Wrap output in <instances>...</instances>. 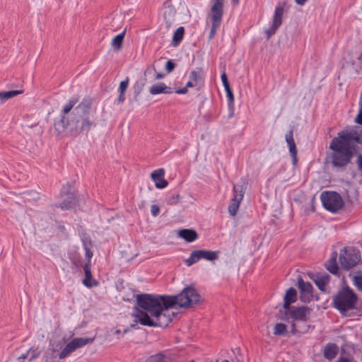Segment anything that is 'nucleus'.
<instances>
[{
  "instance_id": "nucleus-1",
  "label": "nucleus",
  "mask_w": 362,
  "mask_h": 362,
  "mask_svg": "<svg viewBox=\"0 0 362 362\" xmlns=\"http://www.w3.org/2000/svg\"><path fill=\"white\" fill-rule=\"evenodd\" d=\"M169 296L140 294L136 296L138 305L142 310L134 315V320L144 326L165 327L172 320L168 309L172 308L168 303Z\"/></svg>"
},
{
  "instance_id": "nucleus-2",
  "label": "nucleus",
  "mask_w": 362,
  "mask_h": 362,
  "mask_svg": "<svg viewBox=\"0 0 362 362\" xmlns=\"http://www.w3.org/2000/svg\"><path fill=\"white\" fill-rule=\"evenodd\" d=\"M354 143L362 144V135H359L354 128H348L338 134L330 144L333 151L332 164L336 167L347 165L353 155Z\"/></svg>"
},
{
  "instance_id": "nucleus-3",
  "label": "nucleus",
  "mask_w": 362,
  "mask_h": 362,
  "mask_svg": "<svg viewBox=\"0 0 362 362\" xmlns=\"http://www.w3.org/2000/svg\"><path fill=\"white\" fill-rule=\"evenodd\" d=\"M172 308H189L203 301L201 295L192 286H187L182 289L180 293L175 296H169Z\"/></svg>"
},
{
  "instance_id": "nucleus-4",
  "label": "nucleus",
  "mask_w": 362,
  "mask_h": 362,
  "mask_svg": "<svg viewBox=\"0 0 362 362\" xmlns=\"http://www.w3.org/2000/svg\"><path fill=\"white\" fill-rule=\"evenodd\" d=\"M224 0H211V7L209 18L211 24L209 39H212L216 34L217 29L219 28L223 14Z\"/></svg>"
},
{
  "instance_id": "nucleus-5",
  "label": "nucleus",
  "mask_w": 362,
  "mask_h": 362,
  "mask_svg": "<svg viewBox=\"0 0 362 362\" xmlns=\"http://www.w3.org/2000/svg\"><path fill=\"white\" fill-rule=\"evenodd\" d=\"M357 298L356 295L349 288H344L335 296L334 298V307L342 314L354 308Z\"/></svg>"
},
{
  "instance_id": "nucleus-6",
  "label": "nucleus",
  "mask_w": 362,
  "mask_h": 362,
  "mask_svg": "<svg viewBox=\"0 0 362 362\" xmlns=\"http://www.w3.org/2000/svg\"><path fill=\"white\" fill-rule=\"evenodd\" d=\"M320 199L324 207L331 212H336L344 206L341 197L335 192H323Z\"/></svg>"
},
{
  "instance_id": "nucleus-7",
  "label": "nucleus",
  "mask_w": 362,
  "mask_h": 362,
  "mask_svg": "<svg viewBox=\"0 0 362 362\" xmlns=\"http://www.w3.org/2000/svg\"><path fill=\"white\" fill-rule=\"evenodd\" d=\"M93 341V338L88 337H78L74 338L69 343L66 344V346L62 349L61 352L59 354V358L60 359L65 358L70 354L74 352L78 348L83 347L88 344L91 343Z\"/></svg>"
},
{
  "instance_id": "nucleus-8",
  "label": "nucleus",
  "mask_w": 362,
  "mask_h": 362,
  "mask_svg": "<svg viewBox=\"0 0 362 362\" xmlns=\"http://www.w3.org/2000/svg\"><path fill=\"white\" fill-rule=\"evenodd\" d=\"M360 260V255L354 250H341L339 255V261L341 267L345 269H349L354 267Z\"/></svg>"
},
{
  "instance_id": "nucleus-9",
  "label": "nucleus",
  "mask_w": 362,
  "mask_h": 362,
  "mask_svg": "<svg viewBox=\"0 0 362 362\" xmlns=\"http://www.w3.org/2000/svg\"><path fill=\"white\" fill-rule=\"evenodd\" d=\"M284 14V7L281 5H278L275 8L274 15L273 21L271 27L266 31L267 37H270L274 35L277 28L281 25L282 23V16Z\"/></svg>"
},
{
  "instance_id": "nucleus-10",
  "label": "nucleus",
  "mask_w": 362,
  "mask_h": 362,
  "mask_svg": "<svg viewBox=\"0 0 362 362\" xmlns=\"http://www.w3.org/2000/svg\"><path fill=\"white\" fill-rule=\"evenodd\" d=\"M234 197L231 200L230 204L228 206V212L232 216H235L238 211L240 202H242L244 196L243 190H240L238 192L235 186L233 187Z\"/></svg>"
},
{
  "instance_id": "nucleus-11",
  "label": "nucleus",
  "mask_w": 362,
  "mask_h": 362,
  "mask_svg": "<svg viewBox=\"0 0 362 362\" xmlns=\"http://www.w3.org/2000/svg\"><path fill=\"white\" fill-rule=\"evenodd\" d=\"M298 286L300 291V297L304 301H310L313 297V286L304 281L301 278L298 280Z\"/></svg>"
},
{
  "instance_id": "nucleus-12",
  "label": "nucleus",
  "mask_w": 362,
  "mask_h": 362,
  "mask_svg": "<svg viewBox=\"0 0 362 362\" xmlns=\"http://www.w3.org/2000/svg\"><path fill=\"white\" fill-rule=\"evenodd\" d=\"M151 177L156 188L163 189L168 186V183L164 178L165 170L163 168L155 170L152 172Z\"/></svg>"
},
{
  "instance_id": "nucleus-13",
  "label": "nucleus",
  "mask_w": 362,
  "mask_h": 362,
  "mask_svg": "<svg viewBox=\"0 0 362 362\" xmlns=\"http://www.w3.org/2000/svg\"><path fill=\"white\" fill-rule=\"evenodd\" d=\"M65 341L64 339L54 341H50V353L47 352L45 355V362H54V359L57 358V352L62 349Z\"/></svg>"
},
{
  "instance_id": "nucleus-14",
  "label": "nucleus",
  "mask_w": 362,
  "mask_h": 362,
  "mask_svg": "<svg viewBox=\"0 0 362 362\" xmlns=\"http://www.w3.org/2000/svg\"><path fill=\"white\" fill-rule=\"evenodd\" d=\"M84 273L85 278L83 280V284L88 288H91L93 286H96L98 284L96 281H95L91 274L90 264L89 263H86L84 265Z\"/></svg>"
},
{
  "instance_id": "nucleus-15",
  "label": "nucleus",
  "mask_w": 362,
  "mask_h": 362,
  "mask_svg": "<svg viewBox=\"0 0 362 362\" xmlns=\"http://www.w3.org/2000/svg\"><path fill=\"white\" fill-rule=\"evenodd\" d=\"M310 310L305 307H300L294 309L291 313V317L297 320H306L310 315Z\"/></svg>"
},
{
  "instance_id": "nucleus-16",
  "label": "nucleus",
  "mask_w": 362,
  "mask_h": 362,
  "mask_svg": "<svg viewBox=\"0 0 362 362\" xmlns=\"http://www.w3.org/2000/svg\"><path fill=\"white\" fill-rule=\"evenodd\" d=\"M177 235L188 243L194 242L198 238L197 232L192 229H182L178 231Z\"/></svg>"
},
{
  "instance_id": "nucleus-17",
  "label": "nucleus",
  "mask_w": 362,
  "mask_h": 362,
  "mask_svg": "<svg viewBox=\"0 0 362 362\" xmlns=\"http://www.w3.org/2000/svg\"><path fill=\"white\" fill-rule=\"evenodd\" d=\"M151 95H158L161 93H171L170 88L164 83H158L152 85L149 88Z\"/></svg>"
},
{
  "instance_id": "nucleus-18",
  "label": "nucleus",
  "mask_w": 362,
  "mask_h": 362,
  "mask_svg": "<svg viewBox=\"0 0 362 362\" xmlns=\"http://www.w3.org/2000/svg\"><path fill=\"white\" fill-rule=\"evenodd\" d=\"M286 141L289 148V151L293 158V162H296L297 149L293 137V132H290L286 135Z\"/></svg>"
},
{
  "instance_id": "nucleus-19",
  "label": "nucleus",
  "mask_w": 362,
  "mask_h": 362,
  "mask_svg": "<svg viewBox=\"0 0 362 362\" xmlns=\"http://www.w3.org/2000/svg\"><path fill=\"white\" fill-rule=\"evenodd\" d=\"M313 280L320 291H325L326 286L329 281V276L327 274L317 275Z\"/></svg>"
},
{
  "instance_id": "nucleus-20",
  "label": "nucleus",
  "mask_w": 362,
  "mask_h": 362,
  "mask_svg": "<svg viewBox=\"0 0 362 362\" xmlns=\"http://www.w3.org/2000/svg\"><path fill=\"white\" fill-rule=\"evenodd\" d=\"M297 299V291L293 288L287 290L284 296V308L287 309L290 304L294 303Z\"/></svg>"
},
{
  "instance_id": "nucleus-21",
  "label": "nucleus",
  "mask_w": 362,
  "mask_h": 362,
  "mask_svg": "<svg viewBox=\"0 0 362 362\" xmlns=\"http://www.w3.org/2000/svg\"><path fill=\"white\" fill-rule=\"evenodd\" d=\"M176 13L175 8L171 5H167L164 7L163 16L166 21V23L170 24Z\"/></svg>"
},
{
  "instance_id": "nucleus-22",
  "label": "nucleus",
  "mask_w": 362,
  "mask_h": 362,
  "mask_svg": "<svg viewBox=\"0 0 362 362\" xmlns=\"http://www.w3.org/2000/svg\"><path fill=\"white\" fill-rule=\"evenodd\" d=\"M337 350V346L335 344H328L325 348L324 355L327 359L331 360L336 356Z\"/></svg>"
},
{
  "instance_id": "nucleus-23",
  "label": "nucleus",
  "mask_w": 362,
  "mask_h": 362,
  "mask_svg": "<svg viewBox=\"0 0 362 362\" xmlns=\"http://www.w3.org/2000/svg\"><path fill=\"white\" fill-rule=\"evenodd\" d=\"M202 259V255L200 250H194L191 254L190 256L185 259V262L187 266L189 267L194 264Z\"/></svg>"
},
{
  "instance_id": "nucleus-24",
  "label": "nucleus",
  "mask_w": 362,
  "mask_h": 362,
  "mask_svg": "<svg viewBox=\"0 0 362 362\" xmlns=\"http://www.w3.org/2000/svg\"><path fill=\"white\" fill-rule=\"evenodd\" d=\"M124 31L117 35L112 40L111 45L113 49L115 50H119L122 45L124 37Z\"/></svg>"
},
{
  "instance_id": "nucleus-25",
  "label": "nucleus",
  "mask_w": 362,
  "mask_h": 362,
  "mask_svg": "<svg viewBox=\"0 0 362 362\" xmlns=\"http://www.w3.org/2000/svg\"><path fill=\"white\" fill-rule=\"evenodd\" d=\"M202 259L213 261L218 258V253L214 251L200 250Z\"/></svg>"
},
{
  "instance_id": "nucleus-26",
  "label": "nucleus",
  "mask_w": 362,
  "mask_h": 362,
  "mask_svg": "<svg viewBox=\"0 0 362 362\" xmlns=\"http://www.w3.org/2000/svg\"><path fill=\"white\" fill-rule=\"evenodd\" d=\"M21 93V90H9L6 92H0V100L4 103L8 99L13 98Z\"/></svg>"
},
{
  "instance_id": "nucleus-27",
  "label": "nucleus",
  "mask_w": 362,
  "mask_h": 362,
  "mask_svg": "<svg viewBox=\"0 0 362 362\" xmlns=\"http://www.w3.org/2000/svg\"><path fill=\"white\" fill-rule=\"evenodd\" d=\"M199 76L197 71H192L189 74V80L186 86L188 88L194 87L198 84Z\"/></svg>"
},
{
  "instance_id": "nucleus-28",
  "label": "nucleus",
  "mask_w": 362,
  "mask_h": 362,
  "mask_svg": "<svg viewBox=\"0 0 362 362\" xmlns=\"http://www.w3.org/2000/svg\"><path fill=\"white\" fill-rule=\"evenodd\" d=\"M287 327L283 323H277L274 327V334L277 336L284 335L286 332Z\"/></svg>"
},
{
  "instance_id": "nucleus-29",
  "label": "nucleus",
  "mask_w": 362,
  "mask_h": 362,
  "mask_svg": "<svg viewBox=\"0 0 362 362\" xmlns=\"http://www.w3.org/2000/svg\"><path fill=\"white\" fill-rule=\"evenodd\" d=\"M183 36H184V28L179 27L178 28L176 29V30L175 31L174 35H173V42H175V44L177 45V43L180 42L183 38Z\"/></svg>"
},
{
  "instance_id": "nucleus-30",
  "label": "nucleus",
  "mask_w": 362,
  "mask_h": 362,
  "mask_svg": "<svg viewBox=\"0 0 362 362\" xmlns=\"http://www.w3.org/2000/svg\"><path fill=\"white\" fill-rule=\"evenodd\" d=\"M327 269L332 274H337L338 272V266L337 264L336 258L331 259L326 264Z\"/></svg>"
},
{
  "instance_id": "nucleus-31",
  "label": "nucleus",
  "mask_w": 362,
  "mask_h": 362,
  "mask_svg": "<svg viewBox=\"0 0 362 362\" xmlns=\"http://www.w3.org/2000/svg\"><path fill=\"white\" fill-rule=\"evenodd\" d=\"M78 102V99L76 98H71L66 104L63 107V112L64 114H67L70 112V110L73 108V107Z\"/></svg>"
},
{
  "instance_id": "nucleus-32",
  "label": "nucleus",
  "mask_w": 362,
  "mask_h": 362,
  "mask_svg": "<svg viewBox=\"0 0 362 362\" xmlns=\"http://www.w3.org/2000/svg\"><path fill=\"white\" fill-rule=\"evenodd\" d=\"M68 199H70L68 203H66L65 200L62 203L61 206L62 209H68L72 207V206L74 204L75 199L73 194L68 196Z\"/></svg>"
},
{
  "instance_id": "nucleus-33",
  "label": "nucleus",
  "mask_w": 362,
  "mask_h": 362,
  "mask_svg": "<svg viewBox=\"0 0 362 362\" xmlns=\"http://www.w3.org/2000/svg\"><path fill=\"white\" fill-rule=\"evenodd\" d=\"M354 284L358 290L362 291V274H358L354 277Z\"/></svg>"
},
{
  "instance_id": "nucleus-34",
  "label": "nucleus",
  "mask_w": 362,
  "mask_h": 362,
  "mask_svg": "<svg viewBox=\"0 0 362 362\" xmlns=\"http://www.w3.org/2000/svg\"><path fill=\"white\" fill-rule=\"evenodd\" d=\"M148 362H165V358L162 354H156L149 358Z\"/></svg>"
},
{
  "instance_id": "nucleus-35",
  "label": "nucleus",
  "mask_w": 362,
  "mask_h": 362,
  "mask_svg": "<svg viewBox=\"0 0 362 362\" xmlns=\"http://www.w3.org/2000/svg\"><path fill=\"white\" fill-rule=\"evenodd\" d=\"M128 85H129V80L127 78L124 81H121L119 83V93H124L125 90H127V88L128 87Z\"/></svg>"
},
{
  "instance_id": "nucleus-36",
  "label": "nucleus",
  "mask_w": 362,
  "mask_h": 362,
  "mask_svg": "<svg viewBox=\"0 0 362 362\" xmlns=\"http://www.w3.org/2000/svg\"><path fill=\"white\" fill-rule=\"evenodd\" d=\"M92 124V122L90 121L88 119L86 118L83 119L82 121L81 128L83 129L88 130L91 127Z\"/></svg>"
},
{
  "instance_id": "nucleus-37",
  "label": "nucleus",
  "mask_w": 362,
  "mask_h": 362,
  "mask_svg": "<svg viewBox=\"0 0 362 362\" xmlns=\"http://www.w3.org/2000/svg\"><path fill=\"white\" fill-rule=\"evenodd\" d=\"M160 212V208L158 205L153 204L151 206V213L152 216H157Z\"/></svg>"
},
{
  "instance_id": "nucleus-38",
  "label": "nucleus",
  "mask_w": 362,
  "mask_h": 362,
  "mask_svg": "<svg viewBox=\"0 0 362 362\" xmlns=\"http://www.w3.org/2000/svg\"><path fill=\"white\" fill-rule=\"evenodd\" d=\"M175 67L174 63L171 60H168L165 64V69L168 73L171 72Z\"/></svg>"
},
{
  "instance_id": "nucleus-39",
  "label": "nucleus",
  "mask_w": 362,
  "mask_h": 362,
  "mask_svg": "<svg viewBox=\"0 0 362 362\" xmlns=\"http://www.w3.org/2000/svg\"><path fill=\"white\" fill-rule=\"evenodd\" d=\"M355 122L362 125V108L360 109L358 114L356 117Z\"/></svg>"
},
{
  "instance_id": "nucleus-40",
  "label": "nucleus",
  "mask_w": 362,
  "mask_h": 362,
  "mask_svg": "<svg viewBox=\"0 0 362 362\" xmlns=\"http://www.w3.org/2000/svg\"><path fill=\"white\" fill-rule=\"evenodd\" d=\"M221 81L223 85H226L228 83L227 75L225 72L222 73L221 75Z\"/></svg>"
},
{
  "instance_id": "nucleus-41",
  "label": "nucleus",
  "mask_w": 362,
  "mask_h": 362,
  "mask_svg": "<svg viewBox=\"0 0 362 362\" xmlns=\"http://www.w3.org/2000/svg\"><path fill=\"white\" fill-rule=\"evenodd\" d=\"M92 256H93L92 252L90 250H86V257L88 259V262L87 263H89L90 264V259H91Z\"/></svg>"
},
{
  "instance_id": "nucleus-42",
  "label": "nucleus",
  "mask_w": 362,
  "mask_h": 362,
  "mask_svg": "<svg viewBox=\"0 0 362 362\" xmlns=\"http://www.w3.org/2000/svg\"><path fill=\"white\" fill-rule=\"evenodd\" d=\"M188 87L187 86L182 88L177 89L175 90V93L177 94H185L187 92Z\"/></svg>"
},
{
  "instance_id": "nucleus-43",
  "label": "nucleus",
  "mask_w": 362,
  "mask_h": 362,
  "mask_svg": "<svg viewBox=\"0 0 362 362\" xmlns=\"http://www.w3.org/2000/svg\"><path fill=\"white\" fill-rule=\"evenodd\" d=\"M226 96H227V98H228V101L230 103H233V101H234V97H233V92H230V93H227Z\"/></svg>"
},
{
  "instance_id": "nucleus-44",
  "label": "nucleus",
  "mask_w": 362,
  "mask_h": 362,
  "mask_svg": "<svg viewBox=\"0 0 362 362\" xmlns=\"http://www.w3.org/2000/svg\"><path fill=\"white\" fill-rule=\"evenodd\" d=\"M357 163L359 169L362 170V156L358 155L357 158Z\"/></svg>"
},
{
  "instance_id": "nucleus-45",
  "label": "nucleus",
  "mask_w": 362,
  "mask_h": 362,
  "mask_svg": "<svg viewBox=\"0 0 362 362\" xmlns=\"http://www.w3.org/2000/svg\"><path fill=\"white\" fill-rule=\"evenodd\" d=\"M296 3L299 6H304L308 0H295Z\"/></svg>"
},
{
  "instance_id": "nucleus-46",
  "label": "nucleus",
  "mask_w": 362,
  "mask_h": 362,
  "mask_svg": "<svg viewBox=\"0 0 362 362\" xmlns=\"http://www.w3.org/2000/svg\"><path fill=\"white\" fill-rule=\"evenodd\" d=\"M125 99V97H124V93H119V95L118 97V99L117 100L119 102V103H122Z\"/></svg>"
},
{
  "instance_id": "nucleus-47",
  "label": "nucleus",
  "mask_w": 362,
  "mask_h": 362,
  "mask_svg": "<svg viewBox=\"0 0 362 362\" xmlns=\"http://www.w3.org/2000/svg\"><path fill=\"white\" fill-rule=\"evenodd\" d=\"M223 87L225 88V90L226 92V94L230 93V92H232L230 88V86H229V83L226 84V85H223Z\"/></svg>"
},
{
  "instance_id": "nucleus-48",
  "label": "nucleus",
  "mask_w": 362,
  "mask_h": 362,
  "mask_svg": "<svg viewBox=\"0 0 362 362\" xmlns=\"http://www.w3.org/2000/svg\"><path fill=\"white\" fill-rule=\"evenodd\" d=\"M38 354H38L37 352H36L35 351H33V355L31 356V357H30V361H31V360H33V359L35 358L38 356Z\"/></svg>"
},
{
  "instance_id": "nucleus-49",
  "label": "nucleus",
  "mask_w": 362,
  "mask_h": 362,
  "mask_svg": "<svg viewBox=\"0 0 362 362\" xmlns=\"http://www.w3.org/2000/svg\"><path fill=\"white\" fill-rule=\"evenodd\" d=\"M163 76H164V75H163V74L158 73V74H156V79H160V78H162Z\"/></svg>"
},
{
  "instance_id": "nucleus-50",
  "label": "nucleus",
  "mask_w": 362,
  "mask_h": 362,
  "mask_svg": "<svg viewBox=\"0 0 362 362\" xmlns=\"http://www.w3.org/2000/svg\"><path fill=\"white\" fill-rule=\"evenodd\" d=\"M30 351H31V349H30V350H29V351H28V352L27 354H23L22 356H20V358H23V359L26 358L28 357V354H29V352H30Z\"/></svg>"
},
{
  "instance_id": "nucleus-51",
  "label": "nucleus",
  "mask_w": 362,
  "mask_h": 362,
  "mask_svg": "<svg viewBox=\"0 0 362 362\" xmlns=\"http://www.w3.org/2000/svg\"><path fill=\"white\" fill-rule=\"evenodd\" d=\"M338 362H350L348 359L346 358H340Z\"/></svg>"
},
{
  "instance_id": "nucleus-52",
  "label": "nucleus",
  "mask_w": 362,
  "mask_h": 362,
  "mask_svg": "<svg viewBox=\"0 0 362 362\" xmlns=\"http://www.w3.org/2000/svg\"><path fill=\"white\" fill-rule=\"evenodd\" d=\"M233 3L236 4L238 3V0H231Z\"/></svg>"
},
{
  "instance_id": "nucleus-53",
  "label": "nucleus",
  "mask_w": 362,
  "mask_h": 362,
  "mask_svg": "<svg viewBox=\"0 0 362 362\" xmlns=\"http://www.w3.org/2000/svg\"><path fill=\"white\" fill-rule=\"evenodd\" d=\"M221 362H228V360H224V361H223Z\"/></svg>"
}]
</instances>
